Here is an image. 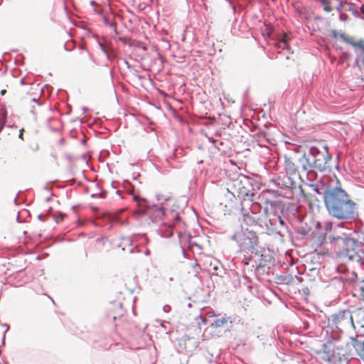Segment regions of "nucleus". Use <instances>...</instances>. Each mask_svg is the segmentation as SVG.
<instances>
[{"instance_id":"45","label":"nucleus","mask_w":364,"mask_h":364,"mask_svg":"<svg viewBox=\"0 0 364 364\" xmlns=\"http://www.w3.org/2000/svg\"><path fill=\"white\" fill-rule=\"evenodd\" d=\"M363 19H364V17H363Z\"/></svg>"},{"instance_id":"35","label":"nucleus","mask_w":364,"mask_h":364,"mask_svg":"<svg viewBox=\"0 0 364 364\" xmlns=\"http://www.w3.org/2000/svg\"><path fill=\"white\" fill-rule=\"evenodd\" d=\"M22 132H23V129H21V130L20 131L19 138H21V139H22V136H23V133H22Z\"/></svg>"},{"instance_id":"15","label":"nucleus","mask_w":364,"mask_h":364,"mask_svg":"<svg viewBox=\"0 0 364 364\" xmlns=\"http://www.w3.org/2000/svg\"><path fill=\"white\" fill-rule=\"evenodd\" d=\"M338 5H333V9L335 8L338 11H341L342 9H345L346 11H353V4L348 3L346 1H337Z\"/></svg>"},{"instance_id":"24","label":"nucleus","mask_w":364,"mask_h":364,"mask_svg":"<svg viewBox=\"0 0 364 364\" xmlns=\"http://www.w3.org/2000/svg\"><path fill=\"white\" fill-rule=\"evenodd\" d=\"M208 141L212 143L213 144L215 145V147L217 148L218 150L220 149L219 146H218V145L216 144V140L213 139V137L212 136H206Z\"/></svg>"},{"instance_id":"18","label":"nucleus","mask_w":364,"mask_h":364,"mask_svg":"<svg viewBox=\"0 0 364 364\" xmlns=\"http://www.w3.org/2000/svg\"><path fill=\"white\" fill-rule=\"evenodd\" d=\"M285 169L287 172L289 173H294L296 172V166L290 160L285 161Z\"/></svg>"},{"instance_id":"22","label":"nucleus","mask_w":364,"mask_h":364,"mask_svg":"<svg viewBox=\"0 0 364 364\" xmlns=\"http://www.w3.org/2000/svg\"><path fill=\"white\" fill-rule=\"evenodd\" d=\"M6 118V113L4 112L3 119L0 120V132L2 131V129L4 127Z\"/></svg>"},{"instance_id":"21","label":"nucleus","mask_w":364,"mask_h":364,"mask_svg":"<svg viewBox=\"0 0 364 364\" xmlns=\"http://www.w3.org/2000/svg\"><path fill=\"white\" fill-rule=\"evenodd\" d=\"M104 21H105V23L107 26H109V27L112 28L114 33L116 34H117V26H116V23H114V22H109V19L107 18V17H105L104 18Z\"/></svg>"},{"instance_id":"8","label":"nucleus","mask_w":364,"mask_h":364,"mask_svg":"<svg viewBox=\"0 0 364 364\" xmlns=\"http://www.w3.org/2000/svg\"><path fill=\"white\" fill-rule=\"evenodd\" d=\"M337 342V339L332 338L327 341L326 343H323L322 346L323 350V356L322 358L326 361H331V359L334 357L335 350L339 349L340 347L336 346V343Z\"/></svg>"},{"instance_id":"40","label":"nucleus","mask_w":364,"mask_h":364,"mask_svg":"<svg viewBox=\"0 0 364 364\" xmlns=\"http://www.w3.org/2000/svg\"><path fill=\"white\" fill-rule=\"evenodd\" d=\"M277 234H279L281 237H283V235H282L280 231L277 232Z\"/></svg>"},{"instance_id":"34","label":"nucleus","mask_w":364,"mask_h":364,"mask_svg":"<svg viewBox=\"0 0 364 364\" xmlns=\"http://www.w3.org/2000/svg\"><path fill=\"white\" fill-rule=\"evenodd\" d=\"M360 10L361 14L364 15V4L360 6Z\"/></svg>"},{"instance_id":"31","label":"nucleus","mask_w":364,"mask_h":364,"mask_svg":"<svg viewBox=\"0 0 364 364\" xmlns=\"http://www.w3.org/2000/svg\"><path fill=\"white\" fill-rule=\"evenodd\" d=\"M332 223H325V227H326V229H331V226H332Z\"/></svg>"},{"instance_id":"23","label":"nucleus","mask_w":364,"mask_h":364,"mask_svg":"<svg viewBox=\"0 0 364 364\" xmlns=\"http://www.w3.org/2000/svg\"><path fill=\"white\" fill-rule=\"evenodd\" d=\"M64 215L59 213L58 215L55 214L54 215V219L57 223H59L63 219Z\"/></svg>"},{"instance_id":"17","label":"nucleus","mask_w":364,"mask_h":364,"mask_svg":"<svg viewBox=\"0 0 364 364\" xmlns=\"http://www.w3.org/2000/svg\"><path fill=\"white\" fill-rule=\"evenodd\" d=\"M262 207L257 203H253L251 204L250 207V210H248L253 215H259L261 211Z\"/></svg>"},{"instance_id":"36","label":"nucleus","mask_w":364,"mask_h":364,"mask_svg":"<svg viewBox=\"0 0 364 364\" xmlns=\"http://www.w3.org/2000/svg\"><path fill=\"white\" fill-rule=\"evenodd\" d=\"M38 219H39V220H41L43 221V216H42L41 215H39L38 216Z\"/></svg>"},{"instance_id":"28","label":"nucleus","mask_w":364,"mask_h":364,"mask_svg":"<svg viewBox=\"0 0 364 364\" xmlns=\"http://www.w3.org/2000/svg\"><path fill=\"white\" fill-rule=\"evenodd\" d=\"M278 220L282 226H285V223L281 216L278 217Z\"/></svg>"},{"instance_id":"2","label":"nucleus","mask_w":364,"mask_h":364,"mask_svg":"<svg viewBox=\"0 0 364 364\" xmlns=\"http://www.w3.org/2000/svg\"><path fill=\"white\" fill-rule=\"evenodd\" d=\"M328 239L338 257L360 265H364V250L360 242L348 237L330 235Z\"/></svg>"},{"instance_id":"19","label":"nucleus","mask_w":364,"mask_h":364,"mask_svg":"<svg viewBox=\"0 0 364 364\" xmlns=\"http://www.w3.org/2000/svg\"><path fill=\"white\" fill-rule=\"evenodd\" d=\"M166 198H171L169 196H165L162 194H157L156 195V199L158 201V205H156V209L159 207H161L164 205H166V200L164 199Z\"/></svg>"},{"instance_id":"13","label":"nucleus","mask_w":364,"mask_h":364,"mask_svg":"<svg viewBox=\"0 0 364 364\" xmlns=\"http://www.w3.org/2000/svg\"><path fill=\"white\" fill-rule=\"evenodd\" d=\"M138 237H140V238L144 237L145 238V235H134L130 237H123L122 241V245H121L122 246V250H125V247L127 245L131 246L135 243H137Z\"/></svg>"},{"instance_id":"11","label":"nucleus","mask_w":364,"mask_h":364,"mask_svg":"<svg viewBox=\"0 0 364 364\" xmlns=\"http://www.w3.org/2000/svg\"><path fill=\"white\" fill-rule=\"evenodd\" d=\"M242 220L248 226L256 225L259 220V215H253L247 210L242 208Z\"/></svg>"},{"instance_id":"32","label":"nucleus","mask_w":364,"mask_h":364,"mask_svg":"<svg viewBox=\"0 0 364 364\" xmlns=\"http://www.w3.org/2000/svg\"><path fill=\"white\" fill-rule=\"evenodd\" d=\"M31 112L33 113V114H36V110L34 107L31 108Z\"/></svg>"},{"instance_id":"3","label":"nucleus","mask_w":364,"mask_h":364,"mask_svg":"<svg viewBox=\"0 0 364 364\" xmlns=\"http://www.w3.org/2000/svg\"><path fill=\"white\" fill-rule=\"evenodd\" d=\"M332 156L328 152V144L325 141H319L309 148V154H304L299 159L304 171H309L316 169L319 171H326L329 168L328 163Z\"/></svg>"},{"instance_id":"12","label":"nucleus","mask_w":364,"mask_h":364,"mask_svg":"<svg viewBox=\"0 0 364 364\" xmlns=\"http://www.w3.org/2000/svg\"><path fill=\"white\" fill-rule=\"evenodd\" d=\"M217 316V314L211 310L207 311L204 313V314H200L196 320L198 321V324L200 326V323L207 324L208 322L211 321L210 319Z\"/></svg>"},{"instance_id":"33","label":"nucleus","mask_w":364,"mask_h":364,"mask_svg":"<svg viewBox=\"0 0 364 364\" xmlns=\"http://www.w3.org/2000/svg\"><path fill=\"white\" fill-rule=\"evenodd\" d=\"M133 198H134V200L136 202L139 203V196H134Z\"/></svg>"},{"instance_id":"39","label":"nucleus","mask_w":364,"mask_h":364,"mask_svg":"<svg viewBox=\"0 0 364 364\" xmlns=\"http://www.w3.org/2000/svg\"><path fill=\"white\" fill-rule=\"evenodd\" d=\"M6 90H1V95H4L6 93Z\"/></svg>"},{"instance_id":"26","label":"nucleus","mask_w":364,"mask_h":364,"mask_svg":"<svg viewBox=\"0 0 364 364\" xmlns=\"http://www.w3.org/2000/svg\"><path fill=\"white\" fill-rule=\"evenodd\" d=\"M360 358L363 360L364 361V342H363V348L362 349L360 350V352L359 353Z\"/></svg>"},{"instance_id":"25","label":"nucleus","mask_w":364,"mask_h":364,"mask_svg":"<svg viewBox=\"0 0 364 364\" xmlns=\"http://www.w3.org/2000/svg\"><path fill=\"white\" fill-rule=\"evenodd\" d=\"M348 16L347 14H342V13L340 14L339 18H340L341 21H346L348 19Z\"/></svg>"},{"instance_id":"20","label":"nucleus","mask_w":364,"mask_h":364,"mask_svg":"<svg viewBox=\"0 0 364 364\" xmlns=\"http://www.w3.org/2000/svg\"><path fill=\"white\" fill-rule=\"evenodd\" d=\"M277 47L281 49H289V46L287 43V36H284L277 43Z\"/></svg>"},{"instance_id":"43","label":"nucleus","mask_w":364,"mask_h":364,"mask_svg":"<svg viewBox=\"0 0 364 364\" xmlns=\"http://www.w3.org/2000/svg\"><path fill=\"white\" fill-rule=\"evenodd\" d=\"M16 201H17V198H16L14 199V202H15V203H16V204H17Z\"/></svg>"},{"instance_id":"42","label":"nucleus","mask_w":364,"mask_h":364,"mask_svg":"<svg viewBox=\"0 0 364 364\" xmlns=\"http://www.w3.org/2000/svg\"><path fill=\"white\" fill-rule=\"evenodd\" d=\"M203 336L204 338H208V336H207L205 333L203 334Z\"/></svg>"},{"instance_id":"4","label":"nucleus","mask_w":364,"mask_h":364,"mask_svg":"<svg viewBox=\"0 0 364 364\" xmlns=\"http://www.w3.org/2000/svg\"><path fill=\"white\" fill-rule=\"evenodd\" d=\"M166 205L156 209L155 215L152 216L154 221L161 223V228L159 231L163 232V227L168 229L162 233L163 237H171L173 235L172 227L179 221L180 213L178 207L175 205L173 198H166Z\"/></svg>"},{"instance_id":"6","label":"nucleus","mask_w":364,"mask_h":364,"mask_svg":"<svg viewBox=\"0 0 364 364\" xmlns=\"http://www.w3.org/2000/svg\"><path fill=\"white\" fill-rule=\"evenodd\" d=\"M232 193L235 196L245 198L252 195V180L245 175H240L233 179L230 186Z\"/></svg>"},{"instance_id":"37","label":"nucleus","mask_w":364,"mask_h":364,"mask_svg":"<svg viewBox=\"0 0 364 364\" xmlns=\"http://www.w3.org/2000/svg\"><path fill=\"white\" fill-rule=\"evenodd\" d=\"M5 328H6V331H7L9 329V326L8 324H4Z\"/></svg>"},{"instance_id":"14","label":"nucleus","mask_w":364,"mask_h":364,"mask_svg":"<svg viewBox=\"0 0 364 364\" xmlns=\"http://www.w3.org/2000/svg\"><path fill=\"white\" fill-rule=\"evenodd\" d=\"M341 38L343 39V41L353 46L355 49V51L356 54L358 53V50H360L361 45L363 43L364 40L360 39L358 41H355L353 39L346 37L345 35L341 34Z\"/></svg>"},{"instance_id":"10","label":"nucleus","mask_w":364,"mask_h":364,"mask_svg":"<svg viewBox=\"0 0 364 364\" xmlns=\"http://www.w3.org/2000/svg\"><path fill=\"white\" fill-rule=\"evenodd\" d=\"M352 320L354 321L353 328L356 326L364 328V308H358L351 313Z\"/></svg>"},{"instance_id":"30","label":"nucleus","mask_w":364,"mask_h":364,"mask_svg":"<svg viewBox=\"0 0 364 364\" xmlns=\"http://www.w3.org/2000/svg\"><path fill=\"white\" fill-rule=\"evenodd\" d=\"M32 102L36 103L37 106L38 107L41 106V104L38 102V100L36 98H33Z\"/></svg>"},{"instance_id":"9","label":"nucleus","mask_w":364,"mask_h":364,"mask_svg":"<svg viewBox=\"0 0 364 364\" xmlns=\"http://www.w3.org/2000/svg\"><path fill=\"white\" fill-rule=\"evenodd\" d=\"M219 314H217V316L212 318L210 326L213 328H218L225 326L229 322L232 323V319L230 316L224 314L222 317L219 318Z\"/></svg>"},{"instance_id":"1","label":"nucleus","mask_w":364,"mask_h":364,"mask_svg":"<svg viewBox=\"0 0 364 364\" xmlns=\"http://www.w3.org/2000/svg\"><path fill=\"white\" fill-rule=\"evenodd\" d=\"M335 187L323 188L319 183L309 187L318 195H323L324 204L330 215L341 220H353L358 217V205L337 180Z\"/></svg>"},{"instance_id":"5","label":"nucleus","mask_w":364,"mask_h":364,"mask_svg":"<svg viewBox=\"0 0 364 364\" xmlns=\"http://www.w3.org/2000/svg\"><path fill=\"white\" fill-rule=\"evenodd\" d=\"M231 239L235 240L240 250L253 252L258 243V237L255 232L246 229L234 234Z\"/></svg>"},{"instance_id":"27","label":"nucleus","mask_w":364,"mask_h":364,"mask_svg":"<svg viewBox=\"0 0 364 364\" xmlns=\"http://www.w3.org/2000/svg\"><path fill=\"white\" fill-rule=\"evenodd\" d=\"M163 309H164V311L165 312H166V313H167V312H169V311L171 310V306H168V305H165V306H164Z\"/></svg>"},{"instance_id":"41","label":"nucleus","mask_w":364,"mask_h":364,"mask_svg":"<svg viewBox=\"0 0 364 364\" xmlns=\"http://www.w3.org/2000/svg\"><path fill=\"white\" fill-rule=\"evenodd\" d=\"M145 254H146V255H148L149 254V250H146V252H145Z\"/></svg>"},{"instance_id":"7","label":"nucleus","mask_w":364,"mask_h":364,"mask_svg":"<svg viewBox=\"0 0 364 364\" xmlns=\"http://www.w3.org/2000/svg\"><path fill=\"white\" fill-rule=\"evenodd\" d=\"M331 317L333 324L341 331L354 326V321L352 320L351 312L349 310L340 311L338 313L333 314Z\"/></svg>"},{"instance_id":"38","label":"nucleus","mask_w":364,"mask_h":364,"mask_svg":"<svg viewBox=\"0 0 364 364\" xmlns=\"http://www.w3.org/2000/svg\"><path fill=\"white\" fill-rule=\"evenodd\" d=\"M135 252V251H134V248H132V249H130V250H129V252H130V253H133V252Z\"/></svg>"},{"instance_id":"44","label":"nucleus","mask_w":364,"mask_h":364,"mask_svg":"<svg viewBox=\"0 0 364 364\" xmlns=\"http://www.w3.org/2000/svg\"><path fill=\"white\" fill-rule=\"evenodd\" d=\"M21 84H24V80H21Z\"/></svg>"},{"instance_id":"16","label":"nucleus","mask_w":364,"mask_h":364,"mask_svg":"<svg viewBox=\"0 0 364 364\" xmlns=\"http://www.w3.org/2000/svg\"><path fill=\"white\" fill-rule=\"evenodd\" d=\"M326 12H331L333 9V5L338 0H319Z\"/></svg>"},{"instance_id":"29","label":"nucleus","mask_w":364,"mask_h":364,"mask_svg":"<svg viewBox=\"0 0 364 364\" xmlns=\"http://www.w3.org/2000/svg\"><path fill=\"white\" fill-rule=\"evenodd\" d=\"M100 46L102 48V51L106 54L107 58H109V54L107 52V50H105V48H104V46H102V44H100Z\"/></svg>"}]
</instances>
